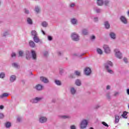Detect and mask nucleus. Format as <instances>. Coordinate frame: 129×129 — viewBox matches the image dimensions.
I'll return each mask as SVG.
<instances>
[{"mask_svg": "<svg viewBox=\"0 0 129 129\" xmlns=\"http://www.w3.org/2000/svg\"><path fill=\"white\" fill-rule=\"evenodd\" d=\"M104 67L108 73H109V74H113V71L111 69V68L113 67V63H112V62L107 60L104 63Z\"/></svg>", "mask_w": 129, "mask_h": 129, "instance_id": "obj_1", "label": "nucleus"}, {"mask_svg": "<svg viewBox=\"0 0 129 129\" xmlns=\"http://www.w3.org/2000/svg\"><path fill=\"white\" fill-rule=\"evenodd\" d=\"M43 99V97H36L35 98H32L30 100V102L33 104H35L36 103H38V102H40L41 100Z\"/></svg>", "mask_w": 129, "mask_h": 129, "instance_id": "obj_2", "label": "nucleus"}, {"mask_svg": "<svg viewBox=\"0 0 129 129\" xmlns=\"http://www.w3.org/2000/svg\"><path fill=\"white\" fill-rule=\"evenodd\" d=\"M87 124H88V121L86 119H83L80 123V128H86Z\"/></svg>", "mask_w": 129, "mask_h": 129, "instance_id": "obj_3", "label": "nucleus"}, {"mask_svg": "<svg viewBox=\"0 0 129 129\" xmlns=\"http://www.w3.org/2000/svg\"><path fill=\"white\" fill-rule=\"evenodd\" d=\"M71 38L73 41H75V42H77L79 41V35L77 34L76 33L74 32L72 33Z\"/></svg>", "mask_w": 129, "mask_h": 129, "instance_id": "obj_4", "label": "nucleus"}, {"mask_svg": "<svg viewBox=\"0 0 129 129\" xmlns=\"http://www.w3.org/2000/svg\"><path fill=\"white\" fill-rule=\"evenodd\" d=\"M47 120L48 118L45 116H41L39 118V121L40 123H45Z\"/></svg>", "mask_w": 129, "mask_h": 129, "instance_id": "obj_5", "label": "nucleus"}, {"mask_svg": "<svg viewBox=\"0 0 129 129\" xmlns=\"http://www.w3.org/2000/svg\"><path fill=\"white\" fill-rule=\"evenodd\" d=\"M84 74L86 76H89L91 74V69L88 67L86 68L84 70Z\"/></svg>", "mask_w": 129, "mask_h": 129, "instance_id": "obj_6", "label": "nucleus"}, {"mask_svg": "<svg viewBox=\"0 0 129 129\" xmlns=\"http://www.w3.org/2000/svg\"><path fill=\"white\" fill-rule=\"evenodd\" d=\"M114 51L115 52V55L117 58H118V59H121L122 58V54L119 50L115 49Z\"/></svg>", "mask_w": 129, "mask_h": 129, "instance_id": "obj_7", "label": "nucleus"}, {"mask_svg": "<svg viewBox=\"0 0 129 129\" xmlns=\"http://www.w3.org/2000/svg\"><path fill=\"white\" fill-rule=\"evenodd\" d=\"M103 48L104 50L105 53L106 54H109L110 53V48H109V46L106 44L104 45Z\"/></svg>", "mask_w": 129, "mask_h": 129, "instance_id": "obj_8", "label": "nucleus"}, {"mask_svg": "<svg viewBox=\"0 0 129 129\" xmlns=\"http://www.w3.org/2000/svg\"><path fill=\"white\" fill-rule=\"evenodd\" d=\"M120 20L124 25H126V24H127V20L126 19L125 17L123 16H120Z\"/></svg>", "mask_w": 129, "mask_h": 129, "instance_id": "obj_9", "label": "nucleus"}, {"mask_svg": "<svg viewBox=\"0 0 129 129\" xmlns=\"http://www.w3.org/2000/svg\"><path fill=\"white\" fill-rule=\"evenodd\" d=\"M33 39V41L35 43H39L40 42V44H43V42L40 40V38H39V37L38 36V35L34 36Z\"/></svg>", "mask_w": 129, "mask_h": 129, "instance_id": "obj_10", "label": "nucleus"}, {"mask_svg": "<svg viewBox=\"0 0 129 129\" xmlns=\"http://www.w3.org/2000/svg\"><path fill=\"white\" fill-rule=\"evenodd\" d=\"M35 88L36 90H38V91H41V90H43V88H44V87L41 84H38L36 85Z\"/></svg>", "mask_w": 129, "mask_h": 129, "instance_id": "obj_11", "label": "nucleus"}, {"mask_svg": "<svg viewBox=\"0 0 129 129\" xmlns=\"http://www.w3.org/2000/svg\"><path fill=\"white\" fill-rule=\"evenodd\" d=\"M109 36L112 40H115L116 39V34L113 32H110Z\"/></svg>", "mask_w": 129, "mask_h": 129, "instance_id": "obj_12", "label": "nucleus"}, {"mask_svg": "<svg viewBox=\"0 0 129 129\" xmlns=\"http://www.w3.org/2000/svg\"><path fill=\"white\" fill-rule=\"evenodd\" d=\"M26 59L27 60H30L31 59V53L28 50L25 51Z\"/></svg>", "mask_w": 129, "mask_h": 129, "instance_id": "obj_13", "label": "nucleus"}, {"mask_svg": "<svg viewBox=\"0 0 129 129\" xmlns=\"http://www.w3.org/2000/svg\"><path fill=\"white\" fill-rule=\"evenodd\" d=\"M31 55L33 60H37V54L34 50H31Z\"/></svg>", "mask_w": 129, "mask_h": 129, "instance_id": "obj_14", "label": "nucleus"}, {"mask_svg": "<svg viewBox=\"0 0 129 129\" xmlns=\"http://www.w3.org/2000/svg\"><path fill=\"white\" fill-rule=\"evenodd\" d=\"M16 80H17V77L16 76V75H13L10 76V82L13 83V82H15Z\"/></svg>", "mask_w": 129, "mask_h": 129, "instance_id": "obj_15", "label": "nucleus"}, {"mask_svg": "<svg viewBox=\"0 0 129 129\" xmlns=\"http://www.w3.org/2000/svg\"><path fill=\"white\" fill-rule=\"evenodd\" d=\"M40 80L41 81H42V82H43L44 83H49V80H48L47 78H45L44 77H41Z\"/></svg>", "mask_w": 129, "mask_h": 129, "instance_id": "obj_16", "label": "nucleus"}, {"mask_svg": "<svg viewBox=\"0 0 129 129\" xmlns=\"http://www.w3.org/2000/svg\"><path fill=\"white\" fill-rule=\"evenodd\" d=\"M104 25L105 29H106L107 30H108V29L110 28V24H109V22L107 21L104 22Z\"/></svg>", "mask_w": 129, "mask_h": 129, "instance_id": "obj_17", "label": "nucleus"}, {"mask_svg": "<svg viewBox=\"0 0 129 129\" xmlns=\"http://www.w3.org/2000/svg\"><path fill=\"white\" fill-rule=\"evenodd\" d=\"M29 44L30 47H31V48H35V47L36 46V44L35 43V42H34L33 40L29 41Z\"/></svg>", "mask_w": 129, "mask_h": 129, "instance_id": "obj_18", "label": "nucleus"}, {"mask_svg": "<svg viewBox=\"0 0 129 129\" xmlns=\"http://www.w3.org/2000/svg\"><path fill=\"white\" fill-rule=\"evenodd\" d=\"M70 92L72 95H75L76 94V90L74 87H72L70 89Z\"/></svg>", "mask_w": 129, "mask_h": 129, "instance_id": "obj_19", "label": "nucleus"}, {"mask_svg": "<svg viewBox=\"0 0 129 129\" xmlns=\"http://www.w3.org/2000/svg\"><path fill=\"white\" fill-rule=\"evenodd\" d=\"M82 34L83 35H84L85 36H87V35H88V29H82Z\"/></svg>", "mask_w": 129, "mask_h": 129, "instance_id": "obj_20", "label": "nucleus"}, {"mask_svg": "<svg viewBox=\"0 0 129 129\" xmlns=\"http://www.w3.org/2000/svg\"><path fill=\"white\" fill-rule=\"evenodd\" d=\"M78 20L75 18L72 19L71 20V23L72 25H76L77 24Z\"/></svg>", "mask_w": 129, "mask_h": 129, "instance_id": "obj_21", "label": "nucleus"}, {"mask_svg": "<svg viewBox=\"0 0 129 129\" xmlns=\"http://www.w3.org/2000/svg\"><path fill=\"white\" fill-rule=\"evenodd\" d=\"M54 83H55V84L58 86H61V85H62V83H61V81L58 80H55Z\"/></svg>", "mask_w": 129, "mask_h": 129, "instance_id": "obj_22", "label": "nucleus"}, {"mask_svg": "<svg viewBox=\"0 0 129 129\" xmlns=\"http://www.w3.org/2000/svg\"><path fill=\"white\" fill-rule=\"evenodd\" d=\"M10 94L8 93H4L0 96V98H4L5 97H8Z\"/></svg>", "mask_w": 129, "mask_h": 129, "instance_id": "obj_23", "label": "nucleus"}, {"mask_svg": "<svg viewBox=\"0 0 129 129\" xmlns=\"http://www.w3.org/2000/svg\"><path fill=\"white\" fill-rule=\"evenodd\" d=\"M119 121V116L115 115V123H118Z\"/></svg>", "mask_w": 129, "mask_h": 129, "instance_id": "obj_24", "label": "nucleus"}, {"mask_svg": "<svg viewBox=\"0 0 129 129\" xmlns=\"http://www.w3.org/2000/svg\"><path fill=\"white\" fill-rule=\"evenodd\" d=\"M106 97L108 100L111 99V96H110V92H107L106 94Z\"/></svg>", "mask_w": 129, "mask_h": 129, "instance_id": "obj_25", "label": "nucleus"}, {"mask_svg": "<svg viewBox=\"0 0 129 129\" xmlns=\"http://www.w3.org/2000/svg\"><path fill=\"white\" fill-rule=\"evenodd\" d=\"M27 22L28 25H33V20L30 18H28L27 19Z\"/></svg>", "mask_w": 129, "mask_h": 129, "instance_id": "obj_26", "label": "nucleus"}, {"mask_svg": "<svg viewBox=\"0 0 129 129\" xmlns=\"http://www.w3.org/2000/svg\"><path fill=\"white\" fill-rule=\"evenodd\" d=\"M98 6H103L104 1L103 0H97Z\"/></svg>", "mask_w": 129, "mask_h": 129, "instance_id": "obj_27", "label": "nucleus"}, {"mask_svg": "<svg viewBox=\"0 0 129 129\" xmlns=\"http://www.w3.org/2000/svg\"><path fill=\"white\" fill-rule=\"evenodd\" d=\"M5 126H6V128H10V127H11V126H12V123H11V122H7L5 123Z\"/></svg>", "mask_w": 129, "mask_h": 129, "instance_id": "obj_28", "label": "nucleus"}, {"mask_svg": "<svg viewBox=\"0 0 129 129\" xmlns=\"http://www.w3.org/2000/svg\"><path fill=\"white\" fill-rule=\"evenodd\" d=\"M75 84L77 86H80L81 85V81H80L79 79H77L76 80Z\"/></svg>", "mask_w": 129, "mask_h": 129, "instance_id": "obj_29", "label": "nucleus"}, {"mask_svg": "<svg viewBox=\"0 0 129 129\" xmlns=\"http://www.w3.org/2000/svg\"><path fill=\"white\" fill-rule=\"evenodd\" d=\"M41 26H42L43 28H47V27H48V23L46 21H43L41 23Z\"/></svg>", "mask_w": 129, "mask_h": 129, "instance_id": "obj_30", "label": "nucleus"}, {"mask_svg": "<svg viewBox=\"0 0 129 129\" xmlns=\"http://www.w3.org/2000/svg\"><path fill=\"white\" fill-rule=\"evenodd\" d=\"M6 77V73L5 72H1L0 73V78L4 79Z\"/></svg>", "mask_w": 129, "mask_h": 129, "instance_id": "obj_31", "label": "nucleus"}, {"mask_svg": "<svg viewBox=\"0 0 129 129\" xmlns=\"http://www.w3.org/2000/svg\"><path fill=\"white\" fill-rule=\"evenodd\" d=\"M59 117L62 119H66V118H69L70 117L68 115H59Z\"/></svg>", "mask_w": 129, "mask_h": 129, "instance_id": "obj_32", "label": "nucleus"}, {"mask_svg": "<svg viewBox=\"0 0 129 129\" xmlns=\"http://www.w3.org/2000/svg\"><path fill=\"white\" fill-rule=\"evenodd\" d=\"M31 35H32V36H33L34 37H35V36H38V33H37L36 31L32 30L31 31Z\"/></svg>", "mask_w": 129, "mask_h": 129, "instance_id": "obj_33", "label": "nucleus"}, {"mask_svg": "<svg viewBox=\"0 0 129 129\" xmlns=\"http://www.w3.org/2000/svg\"><path fill=\"white\" fill-rule=\"evenodd\" d=\"M127 115V112L126 111H124L121 114V116L123 118H127L126 115Z\"/></svg>", "mask_w": 129, "mask_h": 129, "instance_id": "obj_34", "label": "nucleus"}, {"mask_svg": "<svg viewBox=\"0 0 129 129\" xmlns=\"http://www.w3.org/2000/svg\"><path fill=\"white\" fill-rule=\"evenodd\" d=\"M95 11L97 14H99L102 12V10L97 8L95 9Z\"/></svg>", "mask_w": 129, "mask_h": 129, "instance_id": "obj_35", "label": "nucleus"}, {"mask_svg": "<svg viewBox=\"0 0 129 129\" xmlns=\"http://www.w3.org/2000/svg\"><path fill=\"white\" fill-rule=\"evenodd\" d=\"M12 66H13V67H14V68H19V64H18V63L14 62L12 64Z\"/></svg>", "mask_w": 129, "mask_h": 129, "instance_id": "obj_36", "label": "nucleus"}, {"mask_svg": "<svg viewBox=\"0 0 129 129\" xmlns=\"http://www.w3.org/2000/svg\"><path fill=\"white\" fill-rule=\"evenodd\" d=\"M19 57H23V56H24V51L19 50Z\"/></svg>", "mask_w": 129, "mask_h": 129, "instance_id": "obj_37", "label": "nucleus"}, {"mask_svg": "<svg viewBox=\"0 0 129 129\" xmlns=\"http://www.w3.org/2000/svg\"><path fill=\"white\" fill-rule=\"evenodd\" d=\"M97 52L98 54H99V55H102V53H103L102 50L100 48L97 49Z\"/></svg>", "mask_w": 129, "mask_h": 129, "instance_id": "obj_38", "label": "nucleus"}, {"mask_svg": "<svg viewBox=\"0 0 129 129\" xmlns=\"http://www.w3.org/2000/svg\"><path fill=\"white\" fill-rule=\"evenodd\" d=\"M103 4L105 5V6H107L108 5H109V1L108 0H105L104 1Z\"/></svg>", "mask_w": 129, "mask_h": 129, "instance_id": "obj_39", "label": "nucleus"}, {"mask_svg": "<svg viewBox=\"0 0 129 129\" xmlns=\"http://www.w3.org/2000/svg\"><path fill=\"white\" fill-rule=\"evenodd\" d=\"M75 74L76 75V76H80L81 73L78 71H75Z\"/></svg>", "mask_w": 129, "mask_h": 129, "instance_id": "obj_40", "label": "nucleus"}, {"mask_svg": "<svg viewBox=\"0 0 129 129\" xmlns=\"http://www.w3.org/2000/svg\"><path fill=\"white\" fill-rule=\"evenodd\" d=\"M35 11L37 13L40 12V9L38 6L35 7Z\"/></svg>", "mask_w": 129, "mask_h": 129, "instance_id": "obj_41", "label": "nucleus"}, {"mask_svg": "<svg viewBox=\"0 0 129 129\" xmlns=\"http://www.w3.org/2000/svg\"><path fill=\"white\" fill-rule=\"evenodd\" d=\"M102 124L104 125V126H106L107 127H108L109 126L108 124L104 121L102 122Z\"/></svg>", "mask_w": 129, "mask_h": 129, "instance_id": "obj_42", "label": "nucleus"}, {"mask_svg": "<svg viewBox=\"0 0 129 129\" xmlns=\"http://www.w3.org/2000/svg\"><path fill=\"white\" fill-rule=\"evenodd\" d=\"M63 53L64 52L63 51H58L57 54L58 56H62V55H63Z\"/></svg>", "mask_w": 129, "mask_h": 129, "instance_id": "obj_43", "label": "nucleus"}, {"mask_svg": "<svg viewBox=\"0 0 129 129\" xmlns=\"http://www.w3.org/2000/svg\"><path fill=\"white\" fill-rule=\"evenodd\" d=\"M5 117V115H4V113H0V119H3Z\"/></svg>", "mask_w": 129, "mask_h": 129, "instance_id": "obj_44", "label": "nucleus"}, {"mask_svg": "<svg viewBox=\"0 0 129 129\" xmlns=\"http://www.w3.org/2000/svg\"><path fill=\"white\" fill-rule=\"evenodd\" d=\"M47 39L48 40V41H52V40H53V37H52V36L48 35L47 36Z\"/></svg>", "mask_w": 129, "mask_h": 129, "instance_id": "obj_45", "label": "nucleus"}, {"mask_svg": "<svg viewBox=\"0 0 129 129\" xmlns=\"http://www.w3.org/2000/svg\"><path fill=\"white\" fill-rule=\"evenodd\" d=\"M63 73H64V70L60 69L59 70V74H60V75H62Z\"/></svg>", "mask_w": 129, "mask_h": 129, "instance_id": "obj_46", "label": "nucleus"}, {"mask_svg": "<svg viewBox=\"0 0 129 129\" xmlns=\"http://www.w3.org/2000/svg\"><path fill=\"white\" fill-rule=\"evenodd\" d=\"M43 55L45 57H47L48 56V55H49V52H48V51H45L43 53Z\"/></svg>", "mask_w": 129, "mask_h": 129, "instance_id": "obj_47", "label": "nucleus"}, {"mask_svg": "<svg viewBox=\"0 0 129 129\" xmlns=\"http://www.w3.org/2000/svg\"><path fill=\"white\" fill-rule=\"evenodd\" d=\"M74 56H77V57H79V55H78V54L77 53H75L73 54ZM83 55H84V53H82L80 56V57H82V56H83Z\"/></svg>", "mask_w": 129, "mask_h": 129, "instance_id": "obj_48", "label": "nucleus"}, {"mask_svg": "<svg viewBox=\"0 0 129 129\" xmlns=\"http://www.w3.org/2000/svg\"><path fill=\"white\" fill-rule=\"evenodd\" d=\"M17 56V54L15 52H13L11 54L12 58H14V57H16Z\"/></svg>", "mask_w": 129, "mask_h": 129, "instance_id": "obj_49", "label": "nucleus"}, {"mask_svg": "<svg viewBox=\"0 0 129 129\" xmlns=\"http://www.w3.org/2000/svg\"><path fill=\"white\" fill-rule=\"evenodd\" d=\"M94 22H98V17H94L93 19Z\"/></svg>", "mask_w": 129, "mask_h": 129, "instance_id": "obj_50", "label": "nucleus"}, {"mask_svg": "<svg viewBox=\"0 0 129 129\" xmlns=\"http://www.w3.org/2000/svg\"><path fill=\"white\" fill-rule=\"evenodd\" d=\"M9 32H6L3 34V36L4 37H7V36H8L9 35Z\"/></svg>", "mask_w": 129, "mask_h": 129, "instance_id": "obj_51", "label": "nucleus"}, {"mask_svg": "<svg viewBox=\"0 0 129 129\" xmlns=\"http://www.w3.org/2000/svg\"><path fill=\"white\" fill-rule=\"evenodd\" d=\"M71 129H76V126L74 125L70 126Z\"/></svg>", "mask_w": 129, "mask_h": 129, "instance_id": "obj_52", "label": "nucleus"}, {"mask_svg": "<svg viewBox=\"0 0 129 129\" xmlns=\"http://www.w3.org/2000/svg\"><path fill=\"white\" fill-rule=\"evenodd\" d=\"M21 121H22V118L18 117L17 118V121H18V122H21Z\"/></svg>", "mask_w": 129, "mask_h": 129, "instance_id": "obj_53", "label": "nucleus"}, {"mask_svg": "<svg viewBox=\"0 0 129 129\" xmlns=\"http://www.w3.org/2000/svg\"><path fill=\"white\" fill-rule=\"evenodd\" d=\"M100 105H97L94 107L95 109H97V108H99L100 107Z\"/></svg>", "mask_w": 129, "mask_h": 129, "instance_id": "obj_54", "label": "nucleus"}, {"mask_svg": "<svg viewBox=\"0 0 129 129\" xmlns=\"http://www.w3.org/2000/svg\"><path fill=\"white\" fill-rule=\"evenodd\" d=\"M95 38L96 37H95V36L94 35H93L90 37L91 40H95Z\"/></svg>", "mask_w": 129, "mask_h": 129, "instance_id": "obj_55", "label": "nucleus"}, {"mask_svg": "<svg viewBox=\"0 0 129 129\" xmlns=\"http://www.w3.org/2000/svg\"><path fill=\"white\" fill-rule=\"evenodd\" d=\"M24 11H25L24 12H25V13L26 14H28L29 13V10H27V9H24Z\"/></svg>", "mask_w": 129, "mask_h": 129, "instance_id": "obj_56", "label": "nucleus"}, {"mask_svg": "<svg viewBox=\"0 0 129 129\" xmlns=\"http://www.w3.org/2000/svg\"><path fill=\"white\" fill-rule=\"evenodd\" d=\"M118 94H119V93L118 92H116L114 93V94L113 95H114V96H117V95H118Z\"/></svg>", "mask_w": 129, "mask_h": 129, "instance_id": "obj_57", "label": "nucleus"}, {"mask_svg": "<svg viewBox=\"0 0 129 129\" xmlns=\"http://www.w3.org/2000/svg\"><path fill=\"white\" fill-rule=\"evenodd\" d=\"M123 61L125 63H127V59L126 57L123 58Z\"/></svg>", "mask_w": 129, "mask_h": 129, "instance_id": "obj_58", "label": "nucleus"}, {"mask_svg": "<svg viewBox=\"0 0 129 129\" xmlns=\"http://www.w3.org/2000/svg\"><path fill=\"white\" fill-rule=\"evenodd\" d=\"M106 89L107 90H109V89H110V86L107 85L106 87Z\"/></svg>", "mask_w": 129, "mask_h": 129, "instance_id": "obj_59", "label": "nucleus"}, {"mask_svg": "<svg viewBox=\"0 0 129 129\" xmlns=\"http://www.w3.org/2000/svg\"><path fill=\"white\" fill-rule=\"evenodd\" d=\"M75 6V4H71L70 7H71V8H73V7H74Z\"/></svg>", "mask_w": 129, "mask_h": 129, "instance_id": "obj_60", "label": "nucleus"}, {"mask_svg": "<svg viewBox=\"0 0 129 129\" xmlns=\"http://www.w3.org/2000/svg\"><path fill=\"white\" fill-rule=\"evenodd\" d=\"M70 78H74V75L71 74V75L70 76Z\"/></svg>", "mask_w": 129, "mask_h": 129, "instance_id": "obj_61", "label": "nucleus"}, {"mask_svg": "<svg viewBox=\"0 0 129 129\" xmlns=\"http://www.w3.org/2000/svg\"><path fill=\"white\" fill-rule=\"evenodd\" d=\"M126 93L128 95H129V89H126Z\"/></svg>", "mask_w": 129, "mask_h": 129, "instance_id": "obj_62", "label": "nucleus"}, {"mask_svg": "<svg viewBox=\"0 0 129 129\" xmlns=\"http://www.w3.org/2000/svg\"><path fill=\"white\" fill-rule=\"evenodd\" d=\"M41 32L42 33V34H43L44 35H46V33L45 32V31H44V30H42Z\"/></svg>", "mask_w": 129, "mask_h": 129, "instance_id": "obj_63", "label": "nucleus"}, {"mask_svg": "<svg viewBox=\"0 0 129 129\" xmlns=\"http://www.w3.org/2000/svg\"><path fill=\"white\" fill-rule=\"evenodd\" d=\"M4 108L3 105H0V109H3Z\"/></svg>", "mask_w": 129, "mask_h": 129, "instance_id": "obj_64", "label": "nucleus"}]
</instances>
